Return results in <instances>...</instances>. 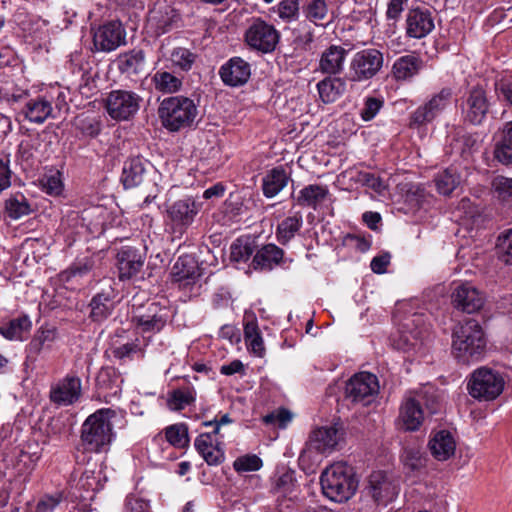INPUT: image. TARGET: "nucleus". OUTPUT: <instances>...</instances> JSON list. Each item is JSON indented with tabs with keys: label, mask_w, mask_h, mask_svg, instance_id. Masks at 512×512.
Segmentation results:
<instances>
[{
	"label": "nucleus",
	"mask_w": 512,
	"mask_h": 512,
	"mask_svg": "<svg viewBox=\"0 0 512 512\" xmlns=\"http://www.w3.org/2000/svg\"><path fill=\"white\" fill-rule=\"evenodd\" d=\"M358 483L354 467L346 462L331 464L320 476L323 495L336 503L348 501L357 491Z\"/></svg>",
	"instance_id": "obj_1"
},
{
	"label": "nucleus",
	"mask_w": 512,
	"mask_h": 512,
	"mask_svg": "<svg viewBox=\"0 0 512 512\" xmlns=\"http://www.w3.org/2000/svg\"><path fill=\"white\" fill-rule=\"evenodd\" d=\"M116 413L102 408L89 415L81 427L80 440L86 451L101 453L107 451L114 439L112 419Z\"/></svg>",
	"instance_id": "obj_2"
},
{
	"label": "nucleus",
	"mask_w": 512,
	"mask_h": 512,
	"mask_svg": "<svg viewBox=\"0 0 512 512\" xmlns=\"http://www.w3.org/2000/svg\"><path fill=\"white\" fill-rule=\"evenodd\" d=\"M484 331L475 319H469L458 325L452 334V352L462 362L478 359L485 351Z\"/></svg>",
	"instance_id": "obj_3"
},
{
	"label": "nucleus",
	"mask_w": 512,
	"mask_h": 512,
	"mask_svg": "<svg viewBox=\"0 0 512 512\" xmlns=\"http://www.w3.org/2000/svg\"><path fill=\"white\" fill-rule=\"evenodd\" d=\"M430 325L422 313L406 315L400 323L398 336L393 340L395 349L410 356L423 355L425 342L429 337Z\"/></svg>",
	"instance_id": "obj_4"
},
{
	"label": "nucleus",
	"mask_w": 512,
	"mask_h": 512,
	"mask_svg": "<svg viewBox=\"0 0 512 512\" xmlns=\"http://www.w3.org/2000/svg\"><path fill=\"white\" fill-rule=\"evenodd\" d=\"M158 114L168 131L178 132L195 125L198 108L194 100L188 97L171 96L160 103Z\"/></svg>",
	"instance_id": "obj_5"
},
{
	"label": "nucleus",
	"mask_w": 512,
	"mask_h": 512,
	"mask_svg": "<svg viewBox=\"0 0 512 512\" xmlns=\"http://www.w3.org/2000/svg\"><path fill=\"white\" fill-rule=\"evenodd\" d=\"M280 32L271 23L261 17H252L248 20L244 32V43L250 50L261 54H270L279 44Z\"/></svg>",
	"instance_id": "obj_6"
},
{
	"label": "nucleus",
	"mask_w": 512,
	"mask_h": 512,
	"mask_svg": "<svg viewBox=\"0 0 512 512\" xmlns=\"http://www.w3.org/2000/svg\"><path fill=\"white\" fill-rule=\"evenodd\" d=\"M384 64L383 53L376 48L356 52L350 60L348 78L352 82H364L374 78Z\"/></svg>",
	"instance_id": "obj_7"
},
{
	"label": "nucleus",
	"mask_w": 512,
	"mask_h": 512,
	"mask_svg": "<svg viewBox=\"0 0 512 512\" xmlns=\"http://www.w3.org/2000/svg\"><path fill=\"white\" fill-rule=\"evenodd\" d=\"M200 208L192 197L174 201L166 209V226L175 237H181L194 222Z\"/></svg>",
	"instance_id": "obj_8"
},
{
	"label": "nucleus",
	"mask_w": 512,
	"mask_h": 512,
	"mask_svg": "<svg viewBox=\"0 0 512 512\" xmlns=\"http://www.w3.org/2000/svg\"><path fill=\"white\" fill-rule=\"evenodd\" d=\"M141 102L142 98L136 92L118 89L108 94L105 100V108L112 119L127 121L137 114Z\"/></svg>",
	"instance_id": "obj_9"
},
{
	"label": "nucleus",
	"mask_w": 512,
	"mask_h": 512,
	"mask_svg": "<svg viewBox=\"0 0 512 512\" xmlns=\"http://www.w3.org/2000/svg\"><path fill=\"white\" fill-rule=\"evenodd\" d=\"M463 120L471 125H481L489 112L490 102L486 90L477 85L469 89L460 103Z\"/></svg>",
	"instance_id": "obj_10"
},
{
	"label": "nucleus",
	"mask_w": 512,
	"mask_h": 512,
	"mask_svg": "<svg viewBox=\"0 0 512 512\" xmlns=\"http://www.w3.org/2000/svg\"><path fill=\"white\" fill-rule=\"evenodd\" d=\"M169 311L159 303L152 302L143 311H139L132 318L137 330L142 333H159L166 325Z\"/></svg>",
	"instance_id": "obj_11"
},
{
	"label": "nucleus",
	"mask_w": 512,
	"mask_h": 512,
	"mask_svg": "<svg viewBox=\"0 0 512 512\" xmlns=\"http://www.w3.org/2000/svg\"><path fill=\"white\" fill-rule=\"evenodd\" d=\"M452 89L442 88L424 105L419 106L410 117V126H422L433 121L450 103Z\"/></svg>",
	"instance_id": "obj_12"
},
{
	"label": "nucleus",
	"mask_w": 512,
	"mask_h": 512,
	"mask_svg": "<svg viewBox=\"0 0 512 512\" xmlns=\"http://www.w3.org/2000/svg\"><path fill=\"white\" fill-rule=\"evenodd\" d=\"M367 489L375 502L384 505L393 501L399 493L397 481L383 471H373L369 475Z\"/></svg>",
	"instance_id": "obj_13"
},
{
	"label": "nucleus",
	"mask_w": 512,
	"mask_h": 512,
	"mask_svg": "<svg viewBox=\"0 0 512 512\" xmlns=\"http://www.w3.org/2000/svg\"><path fill=\"white\" fill-rule=\"evenodd\" d=\"M148 21L158 34H164L179 26L181 16L168 0H158L149 12Z\"/></svg>",
	"instance_id": "obj_14"
},
{
	"label": "nucleus",
	"mask_w": 512,
	"mask_h": 512,
	"mask_svg": "<svg viewBox=\"0 0 512 512\" xmlns=\"http://www.w3.org/2000/svg\"><path fill=\"white\" fill-rule=\"evenodd\" d=\"M126 33L121 23L111 21L100 26L93 35L97 51L110 52L125 44Z\"/></svg>",
	"instance_id": "obj_15"
},
{
	"label": "nucleus",
	"mask_w": 512,
	"mask_h": 512,
	"mask_svg": "<svg viewBox=\"0 0 512 512\" xmlns=\"http://www.w3.org/2000/svg\"><path fill=\"white\" fill-rule=\"evenodd\" d=\"M116 260L118 278L120 281H126L134 278L141 271L145 256L135 247L123 246L119 249Z\"/></svg>",
	"instance_id": "obj_16"
},
{
	"label": "nucleus",
	"mask_w": 512,
	"mask_h": 512,
	"mask_svg": "<svg viewBox=\"0 0 512 512\" xmlns=\"http://www.w3.org/2000/svg\"><path fill=\"white\" fill-rule=\"evenodd\" d=\"M493 160L502 166L512 167V120L502 123L492 137Z\"/></svg>",
	"instance_id": "obj_17"
},
{
	"label": "nucleus",
	"mask_w": 512,
	"mask_h": 512,
	"mask_svg": "<svg viewBox=\"0 0 512 512\" xmlns=\"http://www.w3.org/2000/svg\"><path fill=\"white\" fill-rule=\"evenodd\" d=\"M435 27L432 12L424 7L412 8L406 16V34L410 38L421 39Z\"/></svg>",
	"instance_id": "obj_18"
},
{
	"label": "nucleus",
	"mask_w": 512,
	"mask_h": 512,
	"mask_svg": "<svg viewBox=\"0 0 512 512\" xmlns=\"http://www.w3.org/2000/svg\"><path fill=\"white\" fill-rule=\"evenodd\" d=\"M452 303L456 309L470 314L482 308L484 297L473 284L464 282L454 289Z\"/></svg>",
	"instance_id": "obj_19"
},
{
	"label": "nucleus",
	"mask_w": 512,
	"mask_h": 512,
	"mask_svg": "<svg viewBox=\"0 0 512 512\" xmlns=\"http://www.w3.org/2000/svg\"><path fill=\"white\" fill-rule=\"evenodd\" d=\"M219 75L227 86H242L251 76V66L241 57H232L220 67Z\"/></svg>",
	"instance_id": "obj_20"
},
{
	"label": "nucleus",
	"mask_w": 512,
	"mask_h": 512,
	"mask_svg": "<svg viewBox=\"0 0 512 512\" xmlns=\"http://www.w3.org/2000/svg\"><path fill=\"white\" fill-rule=\"evenodd\" d=\"M221 438L213 432H207L195 439L194 446L208 465H218L224 460Z\"/></svg>",
	"instance_id": "obj_21"
},
{
	"label": "nucleus",
	"mask_w": 512,
	"mask_h": 512,
	"mask_svg": "<svg viewBox=\"0 0 512 512\" xmlns=\"http://www.w3.org/2000/svg\"><path fill=\"white\" fill-rule=\"evenodd\" d=\"M19 115L35 124H43L48 118L55 117L52 102L45 96H37L28 100Z\"/></svg>",
	"instance_id": "obj_22"
},
{
	"label": "nucleus",
	"mask_w": 512,
	"mask_h": 512,
	"mask_svg": "<svg viewBox=\"0 0 512 512\" xmlns=\"http://www.w3.org/2000/svg\"><path fill=\"white\" fill-rule=\"evenodd\" d=\"M150 164L140 157H133L125 161L122 171V182L125 188L140 186L148 178L150 171L147 166ZM153 174L155 172L152 171Z\"/></svg>",
	"instance_id": "obj_23"
},
{
	"label": "nucleus",
	"mask_w": 512,
	"mask_h": 512,
	"mask_svg": "<svg viewBox=\"0 0 512 512\" xmlns=\"http://www.w3.org/2000/svg\"><path fill=\"white\" fill-rule=\"evenodd\" d=\"M343 437V431L337 424L320 427L312 432L311 443L320 453L331 452Z\"/></svg>",
	"instance_id": "obj_24"
},
{
	"label": "nucleus",
	"mask_w": 512,
	"mask_h": 512,
	"mask_svg": "<svg viewBox=\"0 0 512 512\" xmlns=\"http://www.w3.org/2000/svg\"><path fill=\"white\" fill-rule=\"evenodd\" d=\"M399 420L405 431H417L424 421L421 403L413 397L406 398L400 406Z\"/></svg>",
	"instance_id": "obj_25"
},
{
	"label": "nucleus",
	"mask_w": 512,
	"mask_h": 512,
	"mask_svg": "<svg viewBox=\"0 0 512 512\" xmlns=\"http://www.w3.org/2000/svg\"><path fill=\"white\" fill-rule=\"evenodd\" d=\"M428 447L435 459L438 461H446L454 455L456 441L451 432L440 430L431 436Z\"/></svg>",
	"instance_id": "obj_26"
},
{
	"label": "nucleus",
	"mask_w": 512,
	"mask_h": 512,
	"mask_svg": "<svg viewBox=\"0 0 512 512\" xmlns=\"http://www.w3.org/2000/svg\"><path fill=\"white\" fill-rule=\"evenodd\" d=\"M347 51L340 45H330L319 60V69L328 75H337L343 71Z\"/></svg>",
	"instance_id": "obj_27"
},
{
	"label": "nucleus",
	"mask_w": 512,
	"mask_h": 512,
	"mask_svg": "<svg viewBox=\"0 0 512 512\" xmlns=\"http://www.w3.org/2000/svg\"><path fill=\"white\" fill-rule=\"evenodd\" d=\"M172 275L176 282L189 285L201 276V271L194 257L184 255L180 256L173 265Z\"/></svg>",
	"instance_id": "obj_28"
},
{
	"label": "nucleus",
	"mask_w": 512,
	"mask_h": 512,
	"mask_svg": "<svg viewBox=\"0 0 512 512\" xmlns=\"http://www.w3.org/2000/svg\"><path fill=\"white\" fill-rule=\"evenodd\" d=\"M467 384H507L512 382V369L502 372L489 366L475 369L468 377Z\"/></svg>",
	"instance_id": "obj_29"
},
{
	"label": "nucleus",
	"mask_w": 512,
	"mask_h": 512,
	"mask_svg": "<svg viewBox=\"0 0 512 512\" xmlns=\"http://www.w3.org/2000/svg\"><path fill=\"white\" fill-rule=\"evenodd\" d=\"M117 66L122 74L135 76L145 72L146 56L143 50L133 49L122 53L117 58Z\"/></svg>",
	"instance_id": "obj_30"
},
{
	"label": "nucleus",
	"mask_w": 512,
	"mask_h": 512,
	"mask_svg": "<svg viewBox=\"0 0 512 512\" xmlns=\"http://www.w3.org/2000/svg\"><path fill=\"white\" fill-rule=\"evenodd\" d=\"M423 67L422 59L415 54L397 58L392 66V75L397 81H407L416 76Z\"/></svg>",
	"instance_id": "obj_31"
},
{
	"label": "nucleus",
	"mask_w": 512,
	"mask_h": 512,
	"mask_svg": "<svg viewBox=\"0 0 512 512\" xmlns=\"http://www.w3.org/2000/svg\"><path fill=\"white\" fill-rule=\"evenodd\" d=\"M317 90L322 102L333 103L346 91V81L343 78L329 75L317 83Z\"/></svg>",
	"instance_id": "obj_32"
},
{
	"label": "nucleus",
	"mask_w": 512,
	"mask_h": 512,
	"mask_svg": "<svg viewBox=\"0 0 512 512\" xmlns=\"http://www.w3.org/2000/svg\"><path fill=\"white\" fill-rule=\"evenodd\" d=\"M283 256L284 251L275 244L264 245L254 255V268L271 270L282 261Z\"/></svg>",
	"instance_id": "obj_33"
},
{
	"label": "nucleus",
	"mask_w": 512,
	"mask_h": 512,
	"mask_svg": "<svg viewBox=\"0 0 512 512\" xmlns=\"http://www.w3.org/2000/svg\"><path fill=\"white\" fill-rule=\"evenodd\" d=\"M289 176L282 166L267 172L262 179V191L265 197H275L288 183Z\"/></svg>",
	"instance_id": "obj_34"
},
{
	"label": "nucleus",
	"mask_w": 512,
	"mask_h": 512,
	"mask_svg": "<svg viewBox=\"0 0 512 512\" xmlns=\"http://www.w3.org/2000/svg\"><path fill=\"white\" fill-rule=\"evenodd\" d=\"M295 472L291 469L282 467L277 469L271 478V492L286 497L296 488Z\"/></svg>",
	"instance_id": "obj_35"
},
{
	"label": "nucleus",
	"mask_w": 512,
	"mask_h": 512,
	"mask_svg": "<svg viewBox=\"0 0 512 512\" xmlns=\"http://www.w3.org/2000/svg\"><path fill=\"white\" fill-rule=\"evenodd\" d=\"M303 225V216L301 212H295L293 215L283 219L277 226L276 238L282 245L288 244L298 233Z\"/></svg>",
	"instance_id": "obj_36"
},
{
	"label": "nucleus",
	"mask_w": 512,
	"mask_h": 512,
	"mask_svg": "<svg viewBox=\"0 0 512 512\" xmlns=\"http://www.w3.org/2000/svg\"><path fill=\"white\" fill-rule=\"evenodd\" d=\"M195 391L189 386H179L167 392L166 405L171 411H180L195 401Z\"/></svg>",
	"instance_id": "obj_37"
},
{
	"label": "nucleus",
	"mask_w": 512,
	"mask_h": 512,
	"mask_svg": "<svg viewBox=\"0 0 512 512\" xmlns=\"http://www.w3.org/2000/svg\"><path fill=\"white\" fill-rule=\"evenodd\" d=\"M94 262L90 258H83L72 263L59 274L60 280L66 284L79 283L92 271Z\"/></svg>",
	"instance_id": "obj_38"
},
{
	"label": "nucleus",
	"mask_w": 512,
	"mask_h": 512,
	"mask_svg": "<svg viewBox=\"0 0 512 512\" xmlns=\"http://www.w3.org/2000/svg\"><path fill=\"white\" fill-rule=\"evenodd\" d=\"M328 195V189L325 186L311 184L300 190L296 196V202L303 207H312L316 209Z\"/></svg>",
	"instance_id": "obj_39"
},
{
	"label": "nucleus",
	"mask_w": 512,
	"mask_h": 512,
	"mask_svg": "<svg viewBox=\"0 0 512 512\" xmlns=\"http://www.w3.org/2000/svg\"><path fill=\"white\" fill-rule=\"evenodd\" d=\"M32 323L27 315L10 320L0 325V334L8 340H23L24 335L31 329Z\"/></svg>",
	"instance_id": "obj_40"
},
{
	"label": "nucleus",
	"mask_w": 512,
	"mask_h": 512,
	"mask_svg": "<svg viewBox=\"0 0 512 512\" xmlns=\"http://www.w3.org/2000/svg\"><path fill=\"white\" fill-rule=\"evenodd\" d=\"M32 212L31 204L21 192L11 194L5 200V213L13 220H18Z\"/></svg>",
	"instance_id": "obj_41"
},
{
	"label": "nucleus",
	"mask_w": 512,
	"mask_h": 512,
	"mask_svg": "<svg viewBox=\"0 0 512 512\" xmlns=\"http://www.w3.org/2000/svg\"><path fill=\"white\" fill-rule=\"evenodd\" d=\"M81 396V386H51L49 397L57 406L74 404Z\"/></svg>",
	"instance_id": "obj_42"
},
{
	"label": "nucleus",
	"mask_w": 512,
	"mask_h": 512,
	"mask_svg": "<svg viewBox=\"0 0 512 512\" xmlns=\"http://www.w3.org/2000/svg\"><path fill=\"white\" fill-rule=\"evenodd\" d=\"M480 147L478 135L465 133L451 143L452 151L458 153L464 160L469 161L473 154L478 151Z\"/></svg>",
	"instance_id": "obj_43"
},
{
	"label": "nucleus",
	"mask_w": 512,
	"mask_h": 512,
	"mask_svg": "<svg viewBox=\"0 0 512 512\" xmlns=\"http://www.w3.org/2000/svg\"><path fill=\"white\" fill-rule=\"evenodd\" d=\"M437 191L444 195H450L461 183V176L453 167L439 172L434 179Z\"/></svg>",
	"instance_id": "obj_44"
},
{
	"label": "nucleus",
	"mask_w": 512,
	"mask_h": 512,
	"mask_svg": "<svg viewBox=\"0 0 512 512\" xmlns=\"http://www.w3.org/2000/svg\"><path fill=\"white\" fill-rule=\"evenodd\" d=\"M111 354L120 362L132 361L135 358L143 359L145 349L141 346L138 338L118 346L111 347Z\"/></svg>",
	"instance_id": "obj_45"
},
{
	"label": "nucleus",
	"mask_w": 512,
	"mask_h": 512,
	"mask_svg": "<svg viewBox=\"0 0 512 512\" xmlns=\"http://www.w3.org/2000/svg\"><path fill=\"white\" fill-rule=\"evenodd\" d=\"M90 308V318L95 322H102L111 315L113 304L108 294L97 293L90 301Z\"/></svg>",
	"instance_id": "obj_46"
},
{
	"label": "nucleus",
	"mask_w": 512,
	"mask_h": 512,
	"mask_svg": "<svg viewBox=\"0 0 512 512\" xmlns=\"http://www.w3.org/2000/svg\"><path fill=\"white\" fill-rule=\"evenodd\" d=\"M244 339L247 349L257 357L265 354L264 341L256 322H248L244 327Z\"/></svg>",
	"instance_id": "obj_47"
},
{
	"label": "nucleus",
	"mask_w": 512,
	"mask_h": 512,
	"mask_svg": "<svg viewBox=\"0 0 512 512\" xmlns=\"http://www.w3.org/2000/svg\"><path fill=\"white\" fill-rule=\"evenodd\" d=\"M302 11L307 20L317 26H326L322 23L329 14V8L326 0H307L302 7Z\"/></svg>",
	"instance_id": "obj_48"
},
{
	"label": "nucleus",
	"mask_w": 512,
	"mask_h": 512,
	"mask_svg": "<svg viewBox=\"0 0 512 512\" xmlns=\"http://www.w3.org/2000/svg\"><path fill=\"white\" fill-rule=\"evenodd\" d=\"M155 89L162 93H175L182 87V79L174 74L159 70L152 77Z\"/></svg>",
	"instance_id": "obj_49"
},
{
	"label": "nucleus",
	"mask_w": 512,
	"mask_h": 512,
	"mask_svg": "<svg viewBox=\"0 0 512 512\" xmlns=\"http://www.w3.org/2000/svg\"><path fill=\"white\" fill-rule=\"evenodd\" d=\"M402 457L405 468L413 473L420 474L426 468L427 458L418 448H405Z\"/></svg>",
	"instance_id": "obj_50"
},
{
	"label": "nucleus",
	"mask_w": 512,
	"mask_h": 512,
	"mask_svg": "<svg viewBox=\"0 0 512 512\" xmlns=\"http://www.w3.org/2000/svg\"><path fill=\"white\" fill-rule=\"evenodd\" d=\"M285 23L298 20L300 14L299 0H281L271 9Z\"/></svg>",
	"instance_id": "obj_51"
},
{
	"label": "nucleus",
	"mask_w": 512,
	"mask_h": 512,
	"mask_svg": "<svg viewBox=\"0 0 512 512\" xmlns=\"http://www.w3.org/2000/svg\"><path fill=\"white\" fill-rule=\"evenodd\" d=\"M380 386H350L346 389L347 398L352 402L361 403L366 406L371 403L374 396L378 394Z\"/></svg>",
	"instance_id": "obj_52"
},
{
	"label": "nucleus",
	"mask_w": 512,
	"mask_h": 512,
	"mask_svg": "<svg viewBox=\"0 0 512 512\" xmlns=\"http://www.w3.org/2000/svg\"><path fill=\"white\" fill-rule=\"evenodd\" d=\"M196 54L184 47H177L171 53L172 64L182 71H189L196 60Z\"/></svg>",
	"instance_id": "obj_53"
},
{
	"label": "nucleus",
	"mask_w": 512,
	"mask_h": 512,
	"mask_svg": "<svg viewBox=\"0 0 512 512\" xmlns=\"http://www.w3.org/2000/svg\"><path fill=\"white\" fill-rule=\"evenodd\" d=\"M165 436L167 441L177 448H184L188 445V430L183 424L171 425L166 428Z\"/></svg>",
	"instance_id": "obj_54"
},
{
	"label": "nucleus",
	"mask_w": 512,
	"mask_h": 512,
	"mask_svg": "<svg viewBox=\"0 0 512 512\" xmlns=\"http://www.w3.org/2000/svg\"><path fill=\"white\" fill-rule=\"evenodd\" d=\"M425 390L418 393V397L423 401L425 407L431 414L437 413L442 405V398L435 386H425Z\"/></svg>",
	"instance_id": "obj_55"
},
{
	"label": "nucleus",
	"mask_w": 512,
	"mask_h": 512,
	"mask_svg": "<svg viewBox=\"0 0 512 512\" xmlns=\"http://www.w3.org/2000/svg\"><path fill=\"white\" fill-rule=\"evenodd\" d=\"M498 256L505 264H512V229L502 232L497 239Z\"/></svg>",
	"instance_id": "obj_56"
},
{
	"label": "nucleus",
	"mask_w": 512,
	"mask_h": 512,
	"mask_svg": "<svg viewBox=\"0 0 512 512\" xmlns=\"http://www.w3.org/2000/svg\"><path fill=\"white\" fill-rule=\"evenodd\" d=\"M504 386H467L468 393L478 401H492L502 392Z\"/></svg>",
	"instance_id": "obj_57"
},
{
	"label": "nucleus",
	"mask_w": 512,
	"mask_h": 512,
	"mask_svg": "<svg viewBox=\"0 0 512 512\" xmlns=\"http://www.w3.org/2000/svg\"><path fill=\"white\" fill-rule=\"evenodd\" d=\"M253 254V248L248 239H236L230 246V258L235 262H245Z\"/></svg>",
	"instance_id": "obj_58"
},
{
	"label": "nucleus",
	"mask_w": 512,
	"mask_h": 512,
	"mask_svg": "<svg viewBox=\"0 0 512 512\" xmlns=\"http://www.w3.org/2000/svg\"><path fill=\"white\" fill-rule=\"evenodd\" d=\"M76 128L85 136L96 137L101 131V121L95 117L80 116L75 122Z\"/></svg>",
	"instance_id": "obj_59"
},
{
	"label": "nucleus",
	"mask_w": 512,
	"mask_h": 512,
	"mask_svg": "<svg viewBox=\"0 0 512 512\" xmlns=\"http://www.w3.org/2000/svg\"><path fill=\"white\" fill-rule=\"evenodd\" d=\"M356 182L362 186L372 189L374 192L380 195L383 194L387 188L385 181L381 177L370 172H359L356 178Z\"/></svg>",
	"instance_id": "obj_60"
},
{
	"label": "nucleus",
	"mask_w": 512,
	"mask_h": 512,
	"mask_svg": "<svg viewBox=\"0 0 512 512\" xmlns=\"http://www.w3.org/2000/svg\"><path fill=\"white\" fill-rule=\"evenodd\" d=\"M293 415L286 408H279L263 417V422L266 425H271L284 429L292 421Z\"/></svg>",
	"instance_id": "obj_61"
},
{
	"label": "nucleus",
	"mask_w": 512,
	"mask_h": 512,
	"mask_svg": "<svg viewBox=\"0 0 512 512\" xmlns=\"http://www.w3.org/2000/svg\"><path fill=\"white\" fill-rule=\"evenodd\" d=\"M261 467L262 460L256 455H245L238 457L233 463V468L237 472L257 471Z\"/></svg>",
	"instance_id": "obj_62"
},
{
	"label": "nucleus",
	"mask_w": 512,
	"mask_h": 512,
	"mask_svg": "<svg viewBox=\"0 0 512 512\" xmlns=\"http://www.w3.org/2000/svg\"><path fill=\"white\" fill-rule=\"evenodd\" d=\"M383 100L377 97H367L360 115L364 121L372 120L383 107Z\"/></svg>",
	"instance_id": "obj_63"
},
{
	"label": "nucleus",
	"mask_w": 512,
	"mask_h": 512,
	"mask_svg": "<svg viewBox=\"0 0 512 512\" xmlns=\"http://www.w3.org/2000/svg\"><path fill=\"white\" fill-rule=\"evenodd\" d=\"M492 188L502 199L512 197V178L496 176L492 181Z\"/></svg>",
	"instance_id": "obj_64"
}]
</instances>
